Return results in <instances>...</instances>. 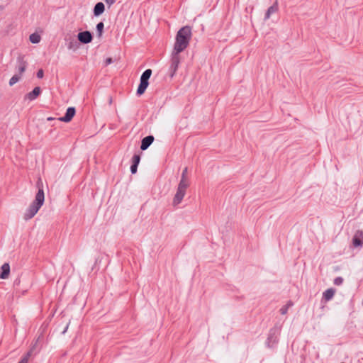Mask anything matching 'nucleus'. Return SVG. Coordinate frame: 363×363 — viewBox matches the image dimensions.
Returning a JSON list of instances; mask_svg holds the SVG:
<instances>
[{
    "label": "nucleus",
    "mask_w": 363,
    "mask_h": 363,
    "mask_svg": "<svg viewBox=\"0 0 363 363\" xmlns=\"http://www.w3.org/2000/svg\"><path fill=\"white\" fill-rule=\"evenodd\" d=\"M113 62V60L111 57H108L106 60V65H109Z\"/></svg>",
    "instance_id": "nucleus-28"
},
{
    "label": "nucleus",
    "mask_w": 363,
    "mask_h": 363,
    "mask_svg": "<svg viewBox=\"0 0 363 363\" xmlns=\"http://www.w3.org/2000/svg\"><path fill=\"white\" fill-rule=\"evenodd\" d=\"M154 141V137L152 135H147L142 139L140 149L142 150H147Z\"/></svg>",
    "instance_id": "nucleus-10"
},
{
    "label": "nucleus",
    "mask_w": 363,
    "mask_h": 363,
    "mask_svg": "<svg viewBox=\"0 0 363 363\" xmlns=\"http://www.w3.org/2000/svg\"><path fill=\"white\" fill-rule=\"evenodd\" d=\"M17 60L18 63V70L19 72V76H21L25 72L27 64L23 60V58L22 57H18Z\"/></svg>",
    "instance_id": "nucleus-17"
},
{
    "label": "nucleus",
    "mask_w": 363,
    "mask_h": 363,
    "mask_svg": "<svg viewBox=\"0 0 363 363\" xmlns=\"http://www.w3.org/2000/svg\"><path fill=\"white\" fill-rule=\"evenodd\" d=\"M267 340H271V337H269L267 338Z\"/></svg>",
    "instance_id": "nucleus-32"
},
{
    "label": "nucleus",
    "mask_w": 363,
    "mask_h": 363,
    "mask_svg": "<svg viewBox=\"0 0 363 363\" xmlns=\"http://www.w3.org/2000/svg\"><path fill=\"white\" fill-rule=\"evenodd\" d=\"M288 306H283L281 308H280V313L282 315H285L288 312Z\"/></svg>",
    "instance_id": "nucleus-25"
},
{
    "label": "nucleus",
    "mask_w": 363,
    "mask_h": 363,
    "mask_svg": "<svg viewBox=\"0 0 363 363\" xmlns=\"http://www.w3.org/2000/svg\"><path fill=\"white\" fill-rule=\"evenodd\" d=\"M180 63L179 53L173 51L171 58V63L169 67V75L172 78L176 74L179 65Z\"/></svg>",
    "instance_id": "nucleus-5"
},
{
    "label": "nucleus",
    "mask_w": 363,
    "mask_h": 363,
    "mask_svg": "<svg viewBox=\"0 0 363 363\" xmlns=\"http://www.w3.org/2000/svg\"><path fill=\"white\" fill-rule=\"evenodd\" d=\"M278 11V4L275 2L273 5L269 6L264 15V20H267L270 18L272 13H276Z\"/></svg>",
    "instance_id": "nucleus-16"
},
{
    "label": "nucleus",
    "mask_w": 363,
    "mask_h": 363,
    "mask_svg": "<svg viewBox=\"0 0 363 363\" xmlns=\"http://www.w3.org/2000/svg\"><path fill=\"white\" fill-rule=\"evenodd\" d=\"M284 306H288V308H289L290 307H291V306H293V303H292V301H288V303H287L286 305H284Z\"/></svg>",
    "instance_id": "nucleus-29"
},
{
    "label": "nucleus",
    "mask_w": 363,
    "mask_h": 363,
    "mask_svg": "<svg viewBox=\"0 0 363 363\" xmlns=\"http://www.w3.org/2000/svg\"><path fill=\"white\" fill-rule=\"evenodd\" d=\"M41 92V89L39 86L35 87L32 91L28 93L26 95V99H28L29 101H33L35 100Z\"/></svg>",
    "instance_id": "nucleus-12"
},
{
    "label": "nucleus",
    "mask_w": 363,
    "mask_h": 363,
    "mask_svg": "<svg viewBox=\"0 0 363 363\" xmlns=\"http://www.w3.org/2000/svg\"><path fill=\"white\" fill-rule=\"evenodd\" d=\"M21 79V76L18 75V74H15L13 75L9 80V85L10 86H13L16 83H17Z\"/></svg>",
    "instance_id": "nucleus-22"
},
{
    "label": "nucleus",
    "mask_w": 363,
    "mask_h": 363,
    "mask_svg": "<svg viewBox=\"0 0 363 363\" xmlns=\"http://www.w3.org/2000/svg\"><path fill=\"white\" fill-rule=\"evenodd\" d=\"M191 36V30L189 26L182 27L177 33L174 51L180 53L184 51L189 43Z\"/></svg>",
    "instance_id": "nucleus-1"
},
{
    "label": "nucleus",
    "mask_w": 363,
    "mask_h": 363,
    "mask_svg": "<svg viewBox=\"0 0 363 363\" xmlns=\"http://www.w3.org/2000/svg\"><path fill=\"white\" fill-rule=\"evenodd\" d=\"M104 1L106 2V4L108 6V7H110L111 6H112L113 4H115L116 2V0H104Z\"/></svg>",
    "instance_id": "nucleus-27"
},
{
    "label": "nucleus",
    "mask_w": 363,
    "mask_h": 363,
    "mask_svg": "<svg viewBox=\"0 0 363 363\" xmlns=\"http://www.w3.org/2000/svg\"><path fill=\"white\" fill-rule=\"evenodd\" d=\"M140 162V155L139 154H135L132 157V164L130 166V172L134 174L138 171V167Z\"/></svg>",
    "instance_id": "nucleus-9"
},
{
    "label": "nucleus",
    "mask_w": 363,
    "mask_h": 363,
    "mask_svg": "<svg viewBox=\"0 0 363 363\" xmlns=\"http://www.w3.org/2000/svg\"><path fill=\"white\" fill-rule=\"evenodd\" d=\"M333 283L336 286H340L343 283V279L341 277H337L334 279Z\"/></svg>",
    "instance_id": "nucleus-24"
},
{
    "label": "nucleus",
    "mask_w": 363,
    "mask_h": 363,
    "mask_svg": "<svg viewBox=\"0 0 363 363\" xmlns=\"http://www.w3.org/2000/svg\"><path fill=\"white\" fill-rule=\"evenodd\" d=\"M38 210L34 208L33 206L30 205L29 207L26 209V212L23 215V218L25 220H28L33 218L35 215L38 213Z\"/></svg>",
    "instance_id": "nucleus-11"
},
{
    "label": "nucleus",
    "mask_w": 363,
    "mask_h": 363,
    "mask_svg": "<svg viewBox=\"0 0 363 363\" xmlns=\"http://www.w3.org/2000/svg\"><path fill=\"white\" fill-rule=\"evenodd\" d=\"M76 113V110L74 107H69L66 110L65 114L59 118L57 120L62 122H69L73 118Z\"/></svg>",
    "instance_id": "nucleus-7"
},
{
    "label": "nucleus",
    "mask_w": 363,
    "mask_h": 363,
    "mask_svg": "<svg viewBox=\"0 0 363 363\" xmlns=\"http://www.w3.org/2000/svg\"><path fill=\"white\" fill-rule=\"evenodd\" d=\"M96 28V31H97L98 35L99 37L101 36L104 28V23L103 22L98 23Z\"/></svg>",
    "instance_id": "nucleus-21"
},
{
    "label": "nucleus",
    "mask_w": 363,
    "mask_h": 363,
    "mask_svg": "<svg viewBox=\"0 0 363 363\" xmlns=\"http://www.w3.org/2000/svg\"><path fill=\"white\" fill-rule=\"evenodd\" d=\"M187 172H188V168L185 167L183 169L182 175H181V179L179 181L180 184H182V182H183L184 184L190 185L189 179L187 177Z\"/></svg>",
    "instance_id": "nucleus-18"
},
{
    "label": "nucleus",
    "mask_w": 363,
    "mask_h": 363,
    "mask_svg": "<svg viewBox=\"0 0 363 363\" xmlns=\"http://www.w3.org/2000/svg\"><path fill=\"white\" fill-rule=\"evenodd\" d=\"M10 273V266L9 263H4L1 267L0 279H5L8 278Z\"/></svg>",
    "instance_id": "nucleus-14"
},
{
    "label": "nucleus",
    "mask_w": 363,
    "mask_h": 363,
    "mask_svg": "<svg viewBox=\"0 0 363 363\" xmlns=\"http://www.w3.org/2000/svg\"><path fill=\"white\" fill-rule=\"evenodd\" d=\"M352 245L354 247H362L363 245V231L357 230L352 238Z\"/></svg>",
    "instance_id": "nucleus-8"
},
{
    "label": "nucleus",
    "mask_w": 363,
    "mask_h": 363,
    "mask_svg": "<svg viewBox=\"0 0 363 363\" xmlns=\"http://www.w3.org/2000/svg\"><path fill=\"white\" fill-rule=\"evenodd\" d=\"M31 357V352H28L19 361L18 363H28L29 358Z\"/></svg>",
    "instance_id": "nucleus-23"
},
{
    "label": "nucleus",
    "mask_w": 363,
    "mask_h": 363,
    "mask_svg": "<svg viewBox=\"0 0 363 363\" xmlns=\"http://www.w3.org/2000/svg\"><path fill=\"white\" fill-rule=\"evenodd\" d=\"M43 75H44V72H43V69H39L37 72V77L39 78V79H41L43 77Z\"/></svg>",
    "instance_id": "nucleus-26"
},
{
    "label": "nucleus",
    "mask_w": 363,
    "mask_h": 363,
    "mask_svg": "<svg viewBox=\"0 0 363 363\" xmlns=\"http://www.w3.org/2000/svg\"><path fill=\"white\" fill-rule=\"evenodd\" d=\"M40 350V346L38 342H35L28 352H31V357L35 355Z\"/></svg>",
    "instance_id": "nucleus-19"
},
{
    "label": "nucleus",
    "mask_w": 363,
    "mask_h": 363,
    "mask_svg": "<svg viewBox=\"0 0 363 363\" xmlns=\"http://www.w3.org/2000/svg\"><path fill=\"white\" fill-rule=\"evenodd\" d=\"M335 293V290L334 289H333V288L328 289L323 294V299L325 302L330 301L333 298Z\"/></svg>",
    "instance_id": "nucleus-15"
},
{
    "label": "nucleus",
    "mask_w": 363,
    "mask_h": 363,
    "mask_svg": "<svg viewBox=\"0 0 363 363\" xmlns=\"http://www.w3.org/2000/svg\"><path fill=\"white\" fill-rule=\"evenodd\" d=\"M152 69H147L140 76V84L138 85L136 94L138 96L143 94L149 85V79L152 75Z\"/></svg>",
    "instance_id": "nucleus-2"
},
{
    "label": "nucleus",
    "mask_w": 363,
    "mask_h": 363,
    "mask_svg": "<svg viewBox=\"0 0 363 363\" xmlns=\"http://www.w3.org/2000/svg\"><path fill=\"white\" fill-rule=\"evenodd\" d=\"M189 186V185L179 183L177 192L173 198L172 204L174 206H178L182 202Z\"/></svg>",
    "instance_id": "nucleus-4"
},
{
    "label": "nucleus",
    "mask_w": 363,
    "mask_h": 363,
    "mask_svg": "<svg viewBox=\"0 0 363 363\" xmlns=\"http://www.w3.org/2000/svg\"><path fill=\"white\" fill-rule=\"evenodd\" d=\"M54 119H55V118H52V117H48V118H47V120H48V121H52V120H54Z\"/></svg>",
    "instance_id": "nucleus-30"
},
{
    "label": "nucleus",
    "mask_w": 363,
    "mask_h": 363,
    "mask_svg": "<svg viewBox=\"0 0 363 363\" xmlns=\"http://www.w3.org/2000/svg\"><path fill=\"white\" fill-rule=\"evenodd\" d=\"M29 39L32 43L36 44L40 41V36L38 33H32L30 35Z\"/></svg>",
    "instance_id": "nucleus-20"
},
{
    "label": "nucleus",
    "mask_w": 363,
    "mask_h": 363,
    "mask_svg": "<svg viewBox=\"0 0 363 363\" xmlns=\"http://www.w3.org/2000/svg\"><path fill=\"white\" fill-rule=\"evenodd\" d=\"M105 11V6L102 2H98L95 4L93 13L95 16H99Z\"/></svg>",
    "instance_id": "nucleus-13"
},
{
    "label": "nucleus",
    "mask_w": 363,
    "mask_h": 363,
    "mask_svg": "<svg viewBox=\"0 0 363 363\" xmlns=\"http://www.w3.org/2000/svg\"><path fill=\"white\" fill-rule=\"evenodd\" d=\"M37 187L38 188V191L35 196L34 201L30 203V205L39 211L45 201L44 190L40 179L37 182Z\"/></svg>",
    "instance_id": "nucleus-3"
},
{
    "label": "nucleus",
    "mask_w": 363,
    "mask_h": 363,
    "mask_svg": "<svg viewBox=\"0 0 363 363\" xmlns=\"http://www.w3.org/2000/svg\"><path fill=\"white\" fill-rule=\"evenodd\" d=\"M78 40L83 44H88L93 40L92 33L90 31L85 30L79 32L77 35Z\"/></svg>",
    "instance_id": "nucleus-6"
},
{
    "label": "nucleus",
    "mask_w": 363,
    "mask_h": 363,
    "mask_svg": "<svg viewBox=\"0 0 363 363\" xmlns=\"http://www.w3.org/2000/svg\"><path fill=\"white\" fill-rule=\"evenodd\" d=\"M72 48V43H69V46H68V48L69 49H71Z\"/></svg>",
    "instance_id": "nucleus-31"
}]
</instances>
